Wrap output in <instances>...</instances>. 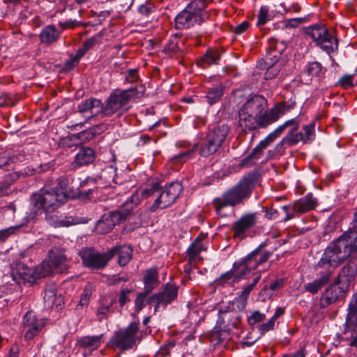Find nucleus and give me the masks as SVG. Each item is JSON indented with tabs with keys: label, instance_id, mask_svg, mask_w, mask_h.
Wrapping results in <instances>:
<instances>
[{
	"label": "nucleus",
	"instance_id": "obj_1",
	"mask_svg": "<svg viewBox=\"0 0 357 357\" xmlns=\"http://www.w3.org/2000/svg\"><path fill=\"white\" fill-rule=\"evenodd\" d=\"M255 185V176L252 174L245 176L238 183L225 190L220 197H215L212 202L217 214L225 217L223 209L226 207H235L243 204L251 195Z\"/></svg>",
	"mask_w": 357,
	"mask_h": 357
},
{
	"label": "nucleus",
	"instance_id": "obj_2",
	"mask_svg": "<svg viewBox=\"0 0 357 357\" xmlns=\"http://www.w3.org/2000/svg\"><path fill=\"white\" fill-rule=\"evenodd\" d=\"M229 132V127L226 124L215 126L209 128L199 144L188 151L183 152L174 157V160L188 159L195 149H197L201 156L208 157L215 153L223 145Z\"/></svg>",
	"mask_w": 357,
	"mask_h": 357
},
{
	"label": "nucleus",
	"instance_id": "obj_3",
	"mask_svg": "<svg viewBox=\"0 0 357 357\" xmlns=\"http://www.w3.org/2000/svg\"><path fill=\"white\" fill-rule=\"evenodd\" d=\"M357 251V225L352 227L335 239L324 250V253L338 266Z\"/></svg>",
	"mask_w": 357,
	"mask_h": 357
},
{
	"label": "nucleus",
	"instance_id": "obj_4",
	"mask_svg": "<svg viewBox=\"0 0 357 357\" xmlns=\"http://www.w3.org/2000/svg\"><path fill=\"white\" fill-rule=\"evenodd\" d=\"M357 251V225L352 227L335 239L324 250V253L338 266Z\"/></svg>",
	"mask_w": 357,
	"mask_h": 357
},
{
	"label": "nucleus",
	"instance_id": "obj_5",
	"mask_svg": "<svg viewBox=\"0 0 357 357\" xmlns=\"http://www.w3.org/2000/svg\"><path fill=\"white\" fill-rule=\"evenodd\" d=\"M208 6L207 0L191 1L186 7L175 17V28L176 29H189L195 25H200L207 21L209 13L206 10Z\"/></svg>",
	"mask_w": 357,
	"mask_h": 357
},
{
	"label": "nucleus",
	"instance_id": "obj_6",
	"mask_svg": "<svg viewBox=\"0 0 357 357\" xmlns=\"http://www.w3.org/2000/svg\"><path fill=\"white\" fill-rule=\"evenodd\" d=\"M64 196L58 193V189L45 185L37 192L32 195L31 203L36 213H50L65 203Z\"/></svg>",
	"mask_w": 357,
	"mask_h": 357
},
{
	"label": "nucleus",
	"instance_id": "obj_7",
	"mask_svg": "<svg viewBox=\"0 0 357 357\" xmlns=\"http://www.w3.org/2000/svg\"><path fill=\"white\" fill-rule=\"evenodd\" d=\"M138 202L137 195H135L131 199L125 202L117 210L104 214L96 224V231L102 234L110 232L116 225L126 220Z\"/></svg>",
	"mask_w": 357,
	"mask_h": 357
},
{
	"label": "nucleus",
	"instance_id": "obj_8",
	"mask_svg": "<svg viewBox=\"0 0 357 357\" xmlns=\"http://www.w3.org/2000/svg\"><path fill=\"white\" fill-rule=\"evenodd\" d=\"M337 266H339L335 261L323 253L314 266V270L319 277L312 282L305 284V289L312 294L318 293L329 282L332 274Z\"/></svg>",
	"mask_w": 357,
	"mask_h": 357
},
{
	"label": "nucleus",
	"instance_id": "obj_9",
	"mask_svg": "<svg viewBox=\"0 0 357 357\" xmlns=\"http://www.w3.org/2000/svg\"><path fill=\"white\" fill-rule=\"evenodd\" d=\"M138 91L136 88L126 90H114L106 100L105 116H110L119 112V115L128 109V104L137 96Z\"/></svg>",
	"mask_w": 357,
	"mask_h": 357
},
{
	"label": "nucleus",
	"instance_id": "obj_10",
	"mask_svg": "<svg viewBox=\"0 0 357 357\" xmlns=\"http://www.w3.org/2000/svg\"><path fill=\"white\" fill-rule=\"evenodd\" d=\"M306 33L309 35L316 45L328 54L336 52L338 49V40L328 31L325 26L314 24L307 28Z\"/></svg>",
	"mask_w": 357,
	"mask_h": 357
},
{
	"label": "nucleus",
	"instance_id": "obj_11",
	"mask_svg": "<svg viewBox=\"0 0 357 357\" xmlns=\"http://www.w3.org/2000/svg\"><path fill=\"white\" fill-rule=\"evenodd\" d=\"M183 190V186L179 182H172L166 185L163 188L160 187L158 197L155 198L150 208L151 212L158 209H164L173 204Z\"/></svg>",
	"mask_w": 357,
	"mask_h": 357
},
{
	"label": "nucleus",
	"instance_id": "obj_12",
	"mask_svg": "<svg viewBox=\"0 0 357 357\" xmlns=\"http://www.w3.org/2000/svg\"><path fill=\"white\" fill-rule=\"evenodd\" d=\"M66 256L63 250L54 248L49 253L48 259L44 260L39 265V270H43L40 275L45 278L53 273H63L67 270Z\"/></svg>",
	"mask_w": 357,
	"mask_h": 357
},
{
	"label": "nucleus",
	"instance_id": "obj_13",
	"mask_svg": "<svg viewBox=\"0 0 357 357\" xmlns=\"http://www.w3.org/2000/svg\"><path fill=\"white\" fill-rule=\"evenodd\" d=\"M138 331L139 324L132 322L126 328L116 331L110 340L112 347L121 351L131 349L136 342V335Z\"/></svg>",
	"mask_w": 357,
	"mask_h": 357
},
{
	"label": "nucleus",
	"instance_id": "obj_14",
	"mask_svg": "<svg viewBox=\"0 0 357 357\" xmlns=\"http://www.w3.org/2000/svg\"><path fill=\"white\" fill-rule=\"evenodd\" d=\"M267 100L261 95H255L249 98L240 109L258 117L261 125L269 126V110L267 111Z\"/></svg>",
	"mask_w": 357,
	"mask_h": 357
},
{
	"label": "nucleus",
	"instance_id": "obj_15",
	"mask_svg": "<svg viewBox=\"0 0 357 357\" xmlns=\"http://www.w3.org/2000/svg\"><path fill=\"white\" fill-rule=\"evenodd\" d=\"M111 255L108 250L100 253L91 248H84L79 252L84 266L96 270L104 268L111 259Z\"/></svg>",
	"mask_w": 357,
	"mask_h": 357
},
{
	"label": "nucleus",
	"instance_id": "obj_16",
	"mask_svg": "<svg viewBox=\"0 0 357 357\" xmlns=\"http://www.w3.org/2000/svg\"><path fill=\"white\" fill-rule=\"evenodd\" d=\"M178 288L175 284L167 283L160 291L149 296L146 301L147 304H154V311L157 312L160 305L164 308L176 299Z\"/></svg>",
	"mask_w": 357,
	"mask_h": 357
},
{
	"label": "nucleus",
	"instance_id": "obj_17",
	"mask_svg": "<svg viewBox=\"0 0 357 357\" xmlns=\"http://www.w3.org/2000/svg\"><path fill=\"white\" fill-rule=\"evenodd\" d=\"M317 203V199L313 197L312 194L309 193L296 201L291 207L283 206L281 209L285 213V216L280 221L287 222L294 218L296 213L303 214L312 210L316 207Z\"/></svg>",
	"mask_w": 357,
	"mask_h": 357
},
{
	"label": "nucleus",
	"instance_id": "obj_18",
	"mask_svg": "<svg viewBox=\"0 0 357 357\" xmlns=\"http://www.w3.org/2000/svg\"><path fill=\"white\" fill-rule=\"evenodd\" d=\"M259 213H245L232 225L233 237L243 240L247 237L246 233L254 228L258 223Z\"/></svg>",
	"mask_w": 357,
	"mask_h": 357
},
{
	"label": "nucleus",
	"instance_id": "obj_19",
	"mask_svg": "<svg viewBox=\"0 0 357 357\" xmlns=\"http://www.w3.org/2000/svg\"><path fill=\"white\" fill-rule=\"evenodd\" d=\"M349 287V285L345 283L336 282L335 280L334 283L324 291L321 300V305L326 307L330 305L343 301Z\"/></svg>",
	"mask_w": 357,
	"mask_h": 357
},
{
	"label": "nucleus",
	"instance_id": "obj_20",
	"mask_svg": "<svg viewBox=\"0 0 357 357\" xmlns=\"http://www.w3.org/2000/svg\"><path fill=\"white\" fill-rule=\"evenodd\" d=\"M43 270H39V265L36 268H31L24 264H17L15 269L11 273L13 280L17 284L29 283L34 284L38 279L45 278V275H40Z\"/></svg>",
	"mask_w": 357,
	"mask_h": 357
},
{
	"label": "nucleus",
	"instance_id": "obj_21",
	"mask_svg": "<svg viewBox=\"0 0 357 357\" xmlns=\"http://www.w3.org/2000/svg\"><path fill=\"white\" fill-rule=\"evenodd\" d=\"M265 243H261L256 249L245 256L252 271H257V275L265 272V264L272 256L273 252L264 250Z\"/></svg>",
	"mask_w": 357,
	"mask_h": 357
},
{
	"label": "nucleus",
	"instance_id": "obj_22",
	"mask_svg": "<svg viewBox=\"0 0 357 357\" xmlns=\"http://www.w3.org/2000/svg\"><path fill=\"white\" fill-rule=\"evenodd\" d=\"M89 0H61V3L64 5L61 13H68L67 16L70 17L69 21L66 22H59V25L63 29L70 26H75L77 24V17H80L83 12L82 4Z\"/></svg>",
	"mask_w": 357,
	"mask_h": 357
},
{
	"label": "nucleus",
	"instance_id": "obj_23",
	"mask_svg": "<svg viewBox=\"0 0 357 357\" xmlns=\"http://www.w3.org/2000/svg\"><path fill=\"white\" fill-rule=\"evenodd\" d=\"M45 326V319L38 318L32 311L27 312L23 317L22 325L25 340L33 339L39 334Z\"/></svg>",
	"mask_w": 357,
	"mask_h": 357
},
{
	"label": "nucleus",
	"instance_id": "obj_24",
	"mask_svg": "<svg viewBox=\"0 0 357 357\" xmlns=\"http://www.w3.org/2000/svg\"><path fill=\"white\" fill-rule=\"evenodd\" d=\"M78 111L82 114L87 120L96 116L105 117V107L102 101L97 98H89L82 102L78 105Z\"/></svg>",
	"mask_w": 357,
	"mask_h": 357
},
{
	"label": "nucleus",
	"instance_id": "obj_25",
	"mask_svg": "<svg viewBox=\"0 0 357 357\" xmlns=\"http://www.w3.org/2000/svg\"><path fill=\"white\" fill-rule=\"evenodd\" d=\"M357 276V257H351L340 269L336 282L349 284Z\"/></svg>",
	"mask_w": 357,
	"mask_h": 357
},
{
	"label": "nucleus",
	"instance_id": "obj_26",
	"mask_svg": "<svg viewBox=\"0 0 357 357\" xmlns=\"http://www.w3.org/2000/svg\"><path fill=\"white\" fill-rule=\"evenodd\" d=\"M238 126L244 132L252 131L259 128H264L268 126L261 125L260 119L258 117H255L241 109L238 111Z\"/></svg>",
	"mask_w": 357,
	"mask_h": 357
},
{
	"label": "nucleus",
	"instance_id": "obj_27",
	"mask_svg": "<svg viewBox=\"0 0 357 357\" xmlns=\"http://www.w3.org/2000/svg\"><path fill=\"white\" fill-rule=\"evenodd\" d=\"M357 331V298L349 305L343 334L353 335Z\"/></svg>",
	"mask_w": 357,
	"mask_h": 357
},
{
	"label": "nucleus",
	"instance_id": "obj_28",
	"mask_svg": "<svg viewBox=\"0 0 357 357\" xmlns=\"http://www.w3.org/2000/svg\"><path fill=\"white\" fill-rule=\"evenodd\" d=\"M96 158L95 151L89 147H82L76 154L70 164V169H76L82 166L92 163Z\"/></svg>",
	"mask_w": 357,
	"mask_h": 357
},
{
	"label": "nucleus",
	"instance_id": "obj_29",
	"mask_svg": "<svg viewBox=\"0 0 357 357\" xmlns=\"http://www.w3.org/2000/svg\"><path fill=\"white\" fill-rule=\"evenodd\" d=\"M206 238V236L205 234L202 233L199 234L188 248L186 252L188 256V262L190 266L195 264L197 260L201 259V258H197V257L202 251L206 250V248L203 243V241Z\"/></svg>",
	"mask_w": 357,
	"mask_h": 357
},
{
	"label": "nucleus",
	"instance_id": "obj_30",
	"mask_svg": "<svg viewBox=\"0 0 357 357\" xmlns=\"http://www.w3.org/2000/svg\"><path fill=\"white\" fill-rule=\"evenodd\" d=\"M142 282L144 283V291L151 294L160 284L159 274L157 267H151L144 271Z\"/></svg>",
	"mask_w": 357,
	"mask_h": 357
},
{
	"label": "nucleus",
	"instance_id": "obj_31",
	"mask_svg": "<svg viewBox=\"0 0 357 357\" xmlns=\"http://www.w3.org/2000/svg\"><path fill=\"white\" fill-rule=\"evenodd\" d=\"M108 252L112 253L111 259L115 256H118V263L121 266L127 265L132 258V248L130 245H117L108 250Z\"/></svg>",
	"mask_w": 357,
	"mask_h": 357
},
{
	"label": "nucleus",
	"instance_id": "obj_32",
	"mask_svg": "<svg viewBox=\"0 0 357 357\" xmlns=\"http://www.w3.org/2000/svg\"><path fill=\"white\" fill-rule=\"evenodd\" d=\"M295 105V101H291V102L283 101L275 105L269 110L270 125L277 121L284 114L290 112L294 108Z\"/></svg>",
	"mask_w": 357,
	"mask_h": 357
},
{
	"label": "nucleus",
	"instance_id": "obj_33",
	"mask_svg": "<svg viewBox=\"0 0 357 357\" xmlns=\"http://www.w3.org/2000/svg\"><path fill=\"white\" fill-rule=\"evenodd\" d=\"M73 179L68 177L61 176L57 180V184L53 188L58 189V193L64 196L65 202L68 198L73 197L75 193L73 191V186H71Z\"/></svg>",
	"mask_w": 357,
	"mask_h": 357
},
{
	"label": "nucleus",
	"instance_id": "obj_34",
	"mask_svg": "<svg viewBox=\"0 0 357 357\" xmlns=\"http://www.w3.org/2000/svg\"><path fill=\"white\" fill-rule=\"evenodd\" d=\"M281 52L277 50L275 45L271 44L268 48L266 55L264 59L259 61L258 67L264 68L267 66H278L277 63L280 57Z\"/></svg>",
	"mask_w": 357,
	"mask_h": 357
},
{
	"label": "nucleus",
	"instance_id": "obj_35",
	"mask_svg": "<svg viewBox=\"0 0 357 357\" xmlns=\"http://www.w3.org/2000/svg\"><path fill=\"white\" fill-rule=\"evenodd\" d=\"M59 37L60 33L54 25L45 26L39 35L40 42L47 45L55 43Z\"/></svg>",
	"mask_w": 357,
	"mask_h": 357
},
{
	"label": "nucleus",
	"instance_id": "obj_36",
	"mask_svg": "<svg viewBox=\"0 0 357 357\" xmlns=\"http://www.w3.org/2000/svg\"><path fill=\"white\" fill-rule=\"evenodd\" d=\"M104 335L101 334L99 335L93 336H84L79 338L77 341L78 347L82 348H89L91 349H98L103 342L102 338Z\"/></svg>",
	"mask_w": 357,
	"mask_h": 357
},
{
	"label": "nucleus",
	"instance_id": "obj_37",
	"mask_svg": "<svg viewBox=\"0 0 357 357\" xmlns=\"http://www.w3.org/2000/svg\"><path fill=\"white\" fill-rule=\"evenodd\" d=\"M115 303V299L109 296L101 297L99 300V306L96 311L98 321L107 318L110 309Z\"/></svg>",
	"mask_w": 357,
	"mask_h": 357
},
{
	"label": "nucleus",
	"instance_id": "obj_38",
	"mask_svg": "<svg viewBox=\"0 0 357 357\" xmlns=\"http://www.w3.org/2000/svg\"><path fill=\"white\" fill-rule=\"evenodd\" d=\"M159 190L160 185L158 183H155L149 188L136 190L135 192L133 193L128 199H131L133 196L137 195L139 202L135 205V207L141 202L142 199H146L150 197H155V198H157Z\"/></svg>",
	"mask_w": 357,
	"mask_h": 357
},
{
	"label": "nucleus",
	"instance_id": "obj_39",
	"mask_svg": "<svg viewBox=\"0 0 357 357\" xmlns=\"http://www.w3.org/2000/svg\"><path fill=\"white\" fill-rule=\"evenodd\" d=\"M233 272L235 274V282L238 281L243 277L249 274L252 269L250 268V264L245 257L239 261L233 264Z\"/></svg>",
	"mask_w": 357,
	"mask_h": 357
},
{
	"label": "nucleus",
	"instance_id": "obj_40",
	"mask_svg": "<svg viewBox=\"0 0 357 357\" xmlns=\"http://www.w3.org/2000/svg\"><path fill=\"white\" fill-rule=\"evenodd\" d=\"M270 137H266L264 139L261 141L259 144L252 150L251 153L241 162V166H248L250 160L255 158L259 159L264 149H266L271 144Z\"/></svg>",
	"mask_w": 357,
	"mask_h": 357
},
{
	"label": "nucleus",
	"instance_id": "obj_41",
	"mask_svg": "<svg viewBox=\"0 0 357 357\" xmlns=\"http://www.w3.org/2000/svg\"><path fill=\"white\" fill-rule=\"evenodd\" d=\"M220 59V56L218 50H208L200 59L197 61V64L199 66L205 68V66H203L204 63L207 64L208 66L217 64Z\"/></svg>",
	"mask_w": 357,
	"mask_h": 357
},
{
	"label": "nucleus",
	"instance_id": "obj_42",
	"mask_svg": "<svg viewBox=\"0 0 357 357\" xmlns=\"http://www.w3.org/2000/svg\"><path fill=\"white\" fill-rule=\"evenodd\" d=\"M298 129V125L292 128L287 135L283 138V142H286L287 145L291 146L297 144L300 142L304 144L303 133L301 132H296Z\"/></svg>",
	"mask_w": 357,
	"mask_h": 357
},
{
	"label": "nucleus",
	"instance_id": "obj_43",
	"mask_svg": "<svg viewBox=\"0 0 357 357\" xmlns=\"http://www.w3.org/2000/svg\"><path fill=\"white\" fill-rule=\"evenodd\" d=\"M225 86L222 84H219L208 89L206 98L210 105H213L218 102L223 96Z\"/></svg>",
	"mask_w": 357,
	"mask_h": 357
},
{
	"label": "nucleus",
	"instance_id": "obj_44",
	"mask_svg": "<svg viewBox=\"0 0 357 357\" xmlns=\"http://www.w3.org/2000/svg\"><path fill=\"white\" fill-rule=\"evenodd\" d=\"M116 170L117 168L111 165L107 167L100 176V178L104 179L109 185L113 183H118L116 180Z\"/></svg>",
	"mask_w": 357,
	"mask_h": 357
},
{
	"label": "nucleus",
	"instance_id": "obj_45",
	"mask_svg": "<svg viewBox=\"0 0 357 357\" xmlns=\"http://www.w3.org/2000/svg\"><path fill=\"white\" fill-rule=\"evenodd\" d=\"M165 51L170 56L176 57L180 56L183 53L182 50L178 47V42L176 38L169 40L165 47Z\"/></svg>",
	"mask_w": 357,
	"mask_h": 357
},
{
	"label": "nucleus",
	"instance_id": "obj_46",
	"mask_svg": "<svg viewBox=\"0 0 357 357\" xmlns=\"http://www.w3.org/2000/svg\"><path fill=\"white\" fill-rule=\"evenodd\" d=\"M271 20V16L269 13V8L267 6H262L259 9L257 16V26H261L267 23Z\"/></svg>",
	"mask_w": 357,
	"mask_h": 357
},
{
	"label": "nucleus",
	"instance_id": "obj_47",
	"mask_svg": "<svg viewBox=\"0 0 357 357\" xmlns=\"http://www.w3.org/2000/svg\"><path fill=\"white\" fill-rule=\"evenodd\" d=\"M91 296V290L90 288H84L83 292L80 296V299L78 304L76 306V310H79L82 308H86L90 301Z\"/></svg>",
	"mask_w": 357,
	"mask_h": 357
},
{
	"label": "nucleus",
	"instance_id": "obj_48",
	"mask_svg": "<svg viewBox=\"0 0 357 357\" xmlns=\"http://www.w3.org/2000/svg\"><path fill=\"white\" fill-rule=\"evenodd\" d=\"M45 219L50 223V225L54 227H68L70 225V223L68 220L59 219L57 216L52 215L47 213H45Z\"/></svg>",
	"mask_w": 357,
	"mask_h": 357
},
{
	"label": "nucleus",
	"instance_id": "obj_49",
	"mask_svg": "<svg viewBox=\"0 0 357 357\" xmlns=\"http://www.w3.org/2000/svg\"><path fill=\"white\" fill-rule=\"evenodd\" d=\"M356 70H355L354 73L353 74L344 75L342 77L340 78L337 83V85L341 86L344 89L352 88L354 86L353 82L356 75Z\"/></svg>",
	"mask_w": 357,
	"mask_h": 357
},
{
	"label": "nucleus",
	"instance_id": "obj_50",
	"mask_svg": "<svg viewBox=\"0 0 357 357\" xmlns=\"http://www.w3.org/2000/svg\"><path fill=\"white\" fill-rule=\"evenodd\" d=\"M306 72L312 77H319L322 73L321 64L317 61L309 63L306 66Z\"/></svg>",
	"mask_w": 357,
	"mask_h": 357
},
{
	"label": "nucleus",
	"instance_id": "obj_51",
	"mask_svg": "<svg viewBox=\"0 0 357 357\" xmlns=\"http://www.w3.org/2000/svg\"><path fill=\"white\" fill-rule=\"evenodd\" d=\"M20 228V225H16L0 230V243L6 241L10 236L15 234Z\"/></svg>",
	"mask_w": 357,
	"mask_h": 357
},
{
	"label": "nucleus",
	"instance_id": "obj_52",
	"mask_svg": "<svg viewBox=\"0 0 357 357\" xmlns=\"http://www.w3.org/2000/svg\"><path fill=\"white\" fill-rule=\"evenodd\" d=\"M305 133L303 134L304 144L310 143L314 138V123H311L303 127Z\"/></svg>",
	"mask_w": 357,
	"mask_h": 357
},
{
	"label": "nucleus",
	"instance_id": "obj_53",
	"mask_svg": "<svg viewBox=\"0 0 357 357\" xmlns=\"http://www.w3.org/2000/svg\"><path fill=\"white\" fill-rule=\"evenodd\" d=\"M260 280V275H257L252 281V283L247 285L243 291L241 292L239 295V298L243 300V301H245L250 294V292L252 291L254 287L257 285L259 280Z\"/></svg>",
	"mask_w": 357,
	"mask_h": 357
},
{
	"label": "nucleus",
	"instance_id": "obj_54",
	"mask_svg": "<svg viewBox=\"0 0 357 357\" xmlns=\"http://www.w3.org/2000/svg\"><path fill=\"white\" fill-rule=\"evenodd\" d=\"M56 296V289L54 287L47 289L45 291L44 300L48 307L52 306Z\"/></svg>",
	"mask_w": 357,
	"mask_h": 357
},
{
	"label": "nucleus",
	"instance_id": "obj_55",
	"mask_svg": "<svg viewBox=\"0 0 357 357\" xmlns=\"http://www.w3.org/2000/svg\"><path fill=\"white\" fill-rule=\"evenodd\" d=\"M305 22H307L306 17H297L287 19L284 20L283 24L284 27L287 29H294L298 27L300 24L305 23Z\"/></svg>",
	"mask_w": 357,
	"mask_h": 357
},
{
	"label": "nucleus",
	"instance_id": "obj_56",
	"mask_svg": "<svg viewBox=\"0 0 357 357\" xmlns=\"http://www.w3.org/2000/svg\"><path fill=\"white\" fill-rule=\"evenodd\" d=\"M150 294L149 293H145V291H142L140 293H139L135 300V310L137 311V312H139L141 311L145 306V300L146 299L147 300V296L149 295Z\"/></svg>",
	"mask_w": 357,
	"mask_h": 357
},
{
	"label": "nucleus",
	"instance_id": "obj_57",
	"mask_svg": "<svg viewBox=\"0 0 357 357\" xmlns=\"http://www.w3.org/2000/svg\"><path fill=\"white\" fill-rule=\"evenodd\" d=\"M260 69L266 70L264 74V78L266 79H271L274 78L278 75L280 70V66H267V67Z\"/></svg>",
	"mask_w": 357,
	"mask_h": 357
},
{
	"label": "nucleus",
	"instance_id": "obj_58",
	"mask_svg": "<svg viewBox=\"0 0 357 357\" xmlns=\"http://www.w3.org/2000/svg\"><path fill=\"white\" fill-rule=\"evenodd\" d=\"M266 319V315L261 313L259 311H255L252 314L248 317V322L250 326H254L257 323L262 322Z\"/></svg>",
	"mask_w": 357,
	"mask_h": 357
},
{
	"label": "nucleus",
	"instance_id": "obj_59",
	"mask_svg": "<svg viewBox=\"0 0 357 357\" xmlns=\"http://www.w3.org/2000/svg\"><path fill=\"white\" fill-rule=\"evenodd\" d=\"M16 105L13 97L8 93H4L0 96V107H13Z\"/></svg>",
	"mask_w": 357,
	"mask_h": 357
},
{
	"label": "nucleus",
	"instance_id": "obj_60",
	"mask_svg": "<svg viewBox=\"0 0 357 357\" xmlns=\"http://www.w3.org/2000/svg\"><path fill=\"white\" fill-rule=\"evenodd\" d=\"M287 144L286 142H283V139L281 140L280 143H278L275 149L273 151H269L268 152V156L270 158H273L278 156L282 155L284 153V146Z\"/></svg>",
	"mask_w": 357,
	"mask_h": 357
},
{
	"label": "nucleus",
	"instance_id": "obj_61",
	"mask_svg": "<svg viewBox=\"0 0 357 357\" xmlns=\"http://www.w3.org/2000/svg\"><path fill=\"white\" fill-rule=\"evenodd\" d=\"M155 6L150 1H146L144 3L140 5L138 8V12L144 16H148L151 13L154 11Z\"/></svg>",
	"mask_w": 357,
	"mask_h": 357
},
{
	"label": "nucleus",
	"instance_id": "obj_62",
	"mask_svg": "<svg viewBox=\"0 0 357 357\" xmlns=\"http://www.w3.org/2000/svg\"><path fill=\"white\" fill-rule=\"evenodd\" d=\"M133 291L132 289H123L119 293V303L121 307L124 306L130 301L129 294Z\"/></svg>",
	"mask_w": 357,
	"mask_h": 357
},
{
	"label": "nucleus",
	"instance_id": "obj_63",
	"mask_svg": "<svg viewBox=\"0 0 357 357\" xmlns=\"http://www.w3.org/2000/svg\"><path fill=\"white\" fill-rule=\"evenodd\" d=\"M231 279L235 281V274L233 272L232 268L229 271L221 275V276L215 280V282L218 284H224Z\"/></svg>",
	"mask_w": 357,
	"mask_h": 357
},
{
	"label": "nucleus",
	"instance_id": "obj_64",
	"mask_svg": "<svg viewBox=\"0 0 357 357\" xmlns=\"http://www.w3.org/2000/svg\"><path fill=\"white\" fill-rule=\"evenodd\" d=\"M139 79L138 70L137 69H130L127 71L126 75V81L128 83H135Z\"/></svg>",
	"mask_w": 357,
	"mask_h": 357
}]
</instances>
